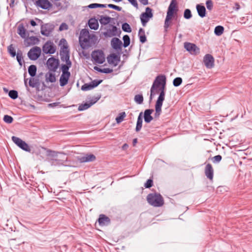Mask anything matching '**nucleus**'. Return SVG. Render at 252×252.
<instances>
[{
	"label": "nucleus",
	"instance_id": "f257e3e1",
	"mask_svg": "<svg viewBox=\"0 0 252 252\" xmlns=\"http://www.w3.org/2000/svg\"><path fill=\"white\" fill-rule=\"evenodd\" d=\"M165 76L160 75L156 78L151 88L150 100H152L157 94L159 93L155 105V118L159 117L161 112V107L165 98Z\"/></svg>",
	"mask_w": 252,
	"mask_h": 252
},
{
	"label": "nucleus",
	"instance_id": "f03ea898",
	"mask_svg": "<svg viewBox=\"0 0 252 252\" xmlns=\"http://www.w3.org/2000/svg\"><path fill=\"white\" fill-rule=\"evenodd\" d=\"M96 37L94 34H90L86 29H83L80 34L79 42L82 48L85 49L94 44Z\"/></svg>",
	"mask_w": 252,
	"mask_h": 252
},
{
	"label": "nucleus",
	"instance_id": "7ed1b4c3",
	"mask_svg": "<svg viewBox=\"0 0 252 252\" xmlns=\"http://www.w3.org/2000/svg\"><path fill=\"white\" fill-rule=\"evenodd\" d=\"M61 46L60 56L61 60L65 62V64L71 65V62L69 60V53L68 44L65 39H62L59 43Z\"/></svg>",
	"mask_w": 252,
	"mask_h": 252
},
{
	"label": "nucleus",
	"instance_id": "20e7f679",
	"mask_svg": "<svg viewBox=\"0 0 252 252\" xmlns=\"http://www.w3.org/2000/svg\"><path fill=\"white\" fill-rule=\"evenodd\" d=\"M148 202L154 207H160L164 204L162 197L158 193H150L147 197Z\"/></svg>",
	"mask_w": 252,
	"mask_h": 252
},
{
	"label": "nucleus",
	"instance_id": "39448f33",
	"mask_svg": "<svg viewBox=\"0 0 252 252\" xmlns=\"http://www.w3.org/2000/svg\"><path fill=\"white\" fill-rule=\"evenodd\" d=\"M71 66V65L63 64L61 67L62 75L60 78V84L62 87L66 85L70 76V73L68 71L69 68Z\"/></svg>",
	"mask_w": 252,
	"mask_h": 252
},
{
	"label": "nucleus",
	"instance_id": "423d86ee",
	"mask_svg": "<svg viewBox=\"0 0 252 252\" xmlns=\"http://www.w3.org/2000/svg\"><path fill=\"white\" fill-rule=\"evenodd\" d=\"M92 57L95 63L99 64L103 63L105 60L104 53L101 50H95L93 52Z\"/></svg>",
	"mask_w": 252,
	"mask_h": 252
},
{
	"label": "nucleus",
	"instance_id": "0eeeda50",
	"mask_svg": "<svg viewBox=\"0 0 252 252\" xmlns=\"http://www.w3.org/2000/svg\"><path fill=\"white\" fill-rule=\"evenodd\" d=\"M153 16L152 9L150 7H147L145 12L142 13L140 15V20L143 26L145 27Z\"/></svg>",
	"mask_w": 252,
	"mask_h": 252
},
{
	"label": "nucleus",
	"instance_id": "6e6552de",
	"mask_svg": "<svg viewBox=\"0 0 252 252\" xmlns=\"http://www.w3.org/2000/svg\"><path fill=\"white\" fill-rule=\"evenodd\" d=\"M41 52V49L39 47L35 46L30 49L28 56L30 60L35 61L39 57Z\"/></svg>",
	"mask_w": 252,
	"mask_h": 252
},
{
	"label": "nucleus",
	"instance_id": "1a4fd4ad",
	"mask_svg": "<svg viewBox=\"0 0 252 252\" xmlns=\"http://www.w3.org/2000/svg\"><path fill=\"white\" fill-rule=\"evenodd\" d=\"M12 140L15 144L22 150L27 152H30L31 149L28 144L20 138L15 136H12Z\"/></svg>",
	"mask_w": 252,
	"mask_h": 252
},
{
	"label": "nucleus",
	"instance_id": "9d476101",
	"mask_svg": "<svg viewBox=\"0 0 252 252\" xmlns=\"http://www.w3.org/2000/svg\"><path fill=\"white\" fill-rule=\"evenodd\" d=\"M177 11L178 7L176 0H172L168 8L166 16L172 18Z\"/></svg>",
	"mask_w": 252,
	"mask_h": 252
},
{
	"label": "nucleus",
	"instance_id": "9b49d317",
	"mask_svg": "<svg viewBox=\"0 0 252 252\" xmlns=\"http://www.w3.org/2000/svg\"><path fill=\"white\" fill-rule=\"evenodd\" d=\"M184 48L191 55H196L200 53L199 48L193 43L185 42L184 43Z\"/></svg>",
	"mask_w": 252,
	"mask_h": 252
},
{
	"label": "nucleus",
	"instance_id": "f8f14e48",
	"mask_svg": "<svg viewBox=\"0 0 252 252\" xmlns=\"http://www.w3.org/2000/svg\"><path fill=\"white\" fill-rule=\"evenodd\" d=\"M43 52L45 54H54L56 51V46L51 41L46 42L43 46Z\"/></svg>",
	"mask_w": 252,
	"mask_h": 252
},
{
	"label": "nucleus",
	"instance_id": "ddd939ff",
	"mask_svg": "<svg viewBox=\"0 0 252 252\" xmlns=\"http://www.w3.org/2000/svg\"><path fill=\"white\" fill-rule=\"evenodd\" d=\"M203 62L207 68H212L214 66L215 60L210 54H206L203 58Z\"/></svg>",
	"mask_w": 252,
	"mask_h": 252
},
{
	"label": "nucleus",
	"instance_id": "4468645a",
	"mask_svg": "<svg viewBox=\"0 0 252 252\" xmlns=\"http://www.w3.org/2000/svg\"><path fill=\"white\" fill-rule=\"evenodd\" d=\"M59 65V61L54 58H49L47 62V66L48 69L53 71H55Z\"/></svg>",
	"mask_w": 252,
	"mask_h": 252
},
{
	"label": "nucleus",
	"instance_id": "2eb2a0df",
	"mask_svg": "<svg viewBox=\"0 0 252 252\" xmlns=\"http://www.w3.org/2000/svg\"><path fill=\"white\" fill-rule=\"evenodd\" d=\"M107 61L111 65L116 66L120 61V58L118 55L112 54L107 57Z\"/></svg>",
	"mask_w": 252,
	"mask_h": 252
},
{
	"label": "nucleus",
	"instance_id": "dca6fc26",
	"mask_svg": "<svg viewBox=\"0 0 252 252\" xmlns=\"http://www.w3.org/2000/svg\"><path fill=\"white\" fill-rule=\"evenodd\" d=\"M35 4L36 6L43 9H49L52 5L48 0H37Z\"/></svg>",
	"mask_w": 252,
	"mask_h": 252
},
{
	"label": "nucleus",
	"instance_id": "f3484780",
	"mask_svg": "<svg viewBox=\"0 0 252 252\" xmlns=\"http://www.w3.org/2000/svg\"><path fill=\"white\" fill-rule=\"evenodd\" d=\"M53 30V26L50 24H46L41 27V33L42 35L49 36Z\"/></svg>",
	"mask_w": 252,
	"mask_h": 252
},
{
	"label": "nucleus",
	"instance_id": "a211bd4d",
	"mask_svg": "<svg viewBox=\"0 0 252 252\" xmlns=\"http://www.w3.org/2000/svg\"><path fill=\"white\" fill-rule=\"evenodd\" d=\"M77 159L80 162H88L95 160V157L93 154H87L78 156Z\"/></svg>",
	"mask_w": 252,
	"mask_h": 252
},
{
	"label": "nucleus",
	"instance_id": "6ab92c4d",
	"mask_svg": "<svg viewBox=\"0 0 252 252\" xmlns=\"http://www.w3.org/2000/svg\"><path fill=\"white\" fill-rule=\"evenodd\" d=\"M101 82L102 80H94L90 84H85L82 86L81 90L84 91L92 90L97 87Z\"/></svg>",
	"mask_w": 252,
	"mask_h": 252
},
{
	"label": "nucleus",
	"instance_id": "aec40b11",
	"mask_svg": "<svg viewBox=\"0 0 252 252\" xmlns=\"http://www.w3.org/2000/svg\"><path fill=\"white\" fill-rule=\"evenodd\" d=\"M18 34L24 39H26L29 35V32L25 28L23 24H20L17 28Z\"/></svg>",
	"mask_w": 252,
	"mask_h": 252
},
{
	"label": "nucleus",
	"instance_id": "412c9836",
	"mask_svg": "<svg viewBox=\"0 0 252 252\" xmlns=\"http://www.w3.org/2000/svg\"><path fill=\"white\" fill-rule=\"evenodd\" d=\"M205 174L206 177L211 180L213 179L214 170L211 164L208 163L206 165L205 168Z\"/></svg>",
	"mask_w": 252,
	"mask_h": 252
},
{
	"label": "nucleus",
	"instance_id": "4be33fe9",
	"mask_svg": "<svg viewBox=\"0 0 252 252\" xmlns=\"http://www.w3.org/2000/svg\"><path fill=\"white\" fill-rule=\"evenodd\" d=\"M39 42V39L36 36H32L30 37L28 36L25 39V42L27 45H33L38 44Z\"/></svg>",
	"mask_w": 252,
	"mask_h": 252
},
{
	"label": "nucleus",
	"instance_id": "5701e85b",
	"mask_svg": "<svg viewBox=\"0 0 252 252\" xmlns=\"http://www.w3.org/2000/svg\"><path fill=\"white\" fill-rule=\"evenodd\" d=\"M117 29L116 26H110L107 31L104 33L106 36L112 37L116 35Z\"/></svg>",
	"mask_w": 252,
	"mask_h": 252
},
{
	"label": "nucleus",
	"instance_id": "b1692460",
	"mask_svg": "<svg viewBox=\"0 0 252 252\" xmlns=\"http://www.w3.org/2000/svg\"><path fill=\"white\" fill-rule=\"evenodd\" d=\"M154 112L153 109H147L145 111L144 113V121L147 123H149L153 119L151 114Z\"/></svg>",
	"mask_w": 252,
	"mask_h": 252
},
{
	"label": "nucleus",
	"instance_id": "393cba45",
	"mask_svg": "<svg viewBox=\"0 0 252 252\" xmlns=\"http://www.w3.org/2000/svg\"><path fill=\"white\" fill-rule=\"evenodd\" d=\"M111 43L112 47L114 49L118 50L121 48L122 42L118 38H112Z\"/></svg>",
	"mask_w": 252,
	"mask_h": 252
},
{
	"label": "nucleus",
	"instance_id": "a878e982",
	"mask_svg": "<svg viewBox=\"0 0 252 252\" xmlns=\"http://www.w3.org/2000/svg\"><path fill=\"white\" fill-rule=\"evenodd\" d=\"M196 8L198 14L200 17L204 18L206 16V10L204 6L197 4Z\"/></svg>",
	"mask_w": 252,
	"mask_h": 252
},
{
	"label": "nucleus",
	"instance_id": "bb28decb",
	"mask_svg": "<svg viewBox=\"0 0 252 252\" xmlns=\"http://www.w3.org/2000/svg\"><path fill=\"white\" fill-rule=\"evenodd\" d=\"M98 99H96V100L94 101H92L90 102H86L83 104H81L78 107V110L79 111H84L85 110L89 108H90L92 105H93L94 104L97 100Z\"/></svg>",
	"mask_w": 252,
	"mask_h": 252
},
{
	"label": "nucleus",
	"instance_id": "cd10ccee",
	"mask_svg": "<svg viewBox=\"0 0 252 252\" xmlns=\"http://www.w3.org/2000/svg\"><path fill=\"white\" fill-rule=\"evenodd\" d=\"M98 223L100 225H107L110 222L109 219L104 215H100L98 220Z\"/></svg>",
	"mask_w": 252,
	"mask_h": 252
},
{
	"label": "nucleus",
	"instance_id": "c85d7f7f",
	"mask_svg": "<svg viewBox=\"0 0 252 252\" xmlns=\"http://www.w3.org/2000/svg\"><path fill=\"white\" fill-rule=\"evenodd\" d=\"M89 26L91 29L96 30L98 28V23L95 18H91L89 21Z\"/></svg>",
	"mask_w": 252,
	"mask_h": 252
},
{
	"label": "nucleus",
	"instance_id": "c756f323",
	"mask_svg": "<svg viewBox=\"0 0 252 252\" xmlns=\"http://www.w3.org/2000/svg\"><path fill=\"white\" fill-rule=\"evenodd\" d=\"M45 78L46 82L53 83L56 81L55 74L53 72H48L45 75Z\"/></svg>",
	"mask_w": 252,
	"mask_h": 252
},
{
	"label": "nucleus",
	"instance_id": "7c9ffc66",
	"mask_svg": "<svg viewBox=\"0 0 252 252\" xmlns=\"http://www.w3.org/2000/svg\"><path fill=\"white\" fill-rule=\"evenodd\" d=\"M142 116V112H141L139 114V115L138 116L136 126V128H135V130L137 132L140 131L142 128V122H143Z\"/></svg>",
	"mask_w": 252,
	"mask_h": 252
},
{
	"label": "nucleus",
	"instance_id": "2f4dec72",
	"mask_svg": "<svg viewBox=\"0 0 252 252\" xmlns=\"http://www.w3.org/2000/svg\"><path fill=\"white\" fill-rule=\"evenodd\" d=\"M138 35L140 38V41L142 43H144L146 41V37L145 34V31L142 29H140L138 32Z\"/></svg>",
	"mask_w": 252,
	"mask_h": 252
},
{
	"label": "nucleus",
	"instance_id": "473e14b6",
	"mask_svg": "<svg viewBox=\"0 0 252 252\" xmlns=\"http://www.w3.org/2000/svg\"><path fill=\"white\" fill-rule=\"evenodd\" d=\"M111 18L108 16H101L99 19V22L102 25H107L110 23L111 21Z\"/></svg>",
	"mask_w": 252,
	"mask_h": 252
},
{
	"label": "nucleus",
	"instance_id": "72a5a7b5",
	"mask_svg": "<svg viewBox=\"0 0 252 252\" xmlns=\"http://www.w3.org/2000/svg\"><path fill=\"white\" fill-rule=\"evenodd\" d=\"M28 72L32 77H34L36 72V67L34 65H31L29 67Z\"/></svg>",
	"mask_w": 252,
	"mask_h": 252
},
{
	"label": "nucleus",
	"instance_id": "f704fd0d",
	"mask_svg": "<svg viewBox=\"0 0 252 252\" xmlns=\"http://www.w3.org/2000/svg\"><path fill=\"white\" fill-rule=\"evenodd\" d=\"M224 31V28L221 26H217L214 30L215 34L217 36L221 35Z\"/></svg>",
	"mask_w": 252,
	"mask_h": 252
},
{
	"label": "nucleus",
	"instance_id": "c9c22d12",
	"mask_svg": "<svg viewBox=\"0 0 252 252\" xmlns=\"http://www.w3.org/2000/svg\"><path fill=\"white\" fill-rule=\"evenodd\" d=\"M134 101L137 104H141L143 101V97L141 94H137L134 96Z\"/></svg>",
	"mask_w": 252,
	"mask_h": 252
},
{
	"label": "nucleus",
	"instance_id": "e433bc0d",
	"mask_svg": "<svg viewBox=\"0 0 252 252\" xmlns=\"http://www.w3.org/2000/svg\"><path fill=\"white\" fill-rule=\"evenodd\" d=\"M90 8H95L98 7H106V4H98V3H92L88 6Z\"/></svg>",
	"mask_w": 252,
	"mask_h": 252
},
{
	"label": "nucleus",
	"instance_id": "4c0bfd02",
	"mask_svg": "<svg viewBox=\"0 0 252 252\" xmlns=\"http://www.w3.org/2000/svg\"><path fill=\"white\" fill-rule=\"evenodd\" d=\"M123 40H124V46L125 47H127L130 44V38L128 35H125L123 36Z\"/></svg>",
	"mask_w": 252,
	"mask_h": 252
},
{
	"label": "nucleus",
	"instance_id": "58836bf2",
	"mask_svg": "<svg viewBox=\"0 0 252 252\" xmlns=\"http://www.w3.org/2000/svg\"><path fill=\"white\" fill-rule=\"evenodd\" d=\"M126 117L125 112H122L119 114V115L116 118V121L118 124L122 122L124 118Z\"/></svg>",
	"mask_w": 252,
	"mask_h": 252
},
{
	"label": "nucleus",
	"instance_id": "ea45409f",
	"mask_svg": "<svg viewBox=\"0 0 252 252\" xmlns=\"http://www.w3.org/2000/svg\"><path fill=\"white\" fill-rule=\"evenodd\" d=\"M7 49L12 57H14L16 56L15 50L12 44L8 47Z\"/></svg>",
	"mask_w": 252,
	"mask_h": 252
},
{
	"label": "nucleus",
	"instance_id": "a19ab883",
	"mask_svg": "<svg viewBox=\"0 0 252 252\" xmlns=\"http://www.w3.org/2000/svg\"><path fill=\"white\" fill-rule=\"evenodd\" d=\"M122 30L127 32H130L131 29L130 26L127 23H124L122 25Z\"/></svg>",
	"mask_w": 252,
	"mask_h": 252
},
{
	"label": "nucleus",
	"instance_id": "79ce46f5",
	"mask_svg": "<svg viewBox=\"0 0 252 252\" xmlns=\"http://www.w3.org/2000/svg\"><path fill=\"white\" fill-rule=\"evenodd\" d=\"M184 16L187 19H190L192 16L190 10L189 9H186L184 11Z\"/></svg>",
	"mask_w": 252,
	"mask_h": 252
},
{
	"label": "nucleus",
	"instance_id": "37998d69",
	"mask_svg": "<svg viewBox=\"0 0 252 252\" xmlns=\"http://www.w3.org/2000/svg\"><path fill=\"white\" fill-rule=\"evenodd\" d=\"M182 82V79L180 77H177L174 79L173 85L175 87L180 86Z\"/></svg>",
	"mask_w": 252,
	"mask_h": 252
},
{
	"label": "nucleus",
	"instance_id": "c03bdc74",
	"mask_svg": "<svg viewBox=\"0 0 252 252\" xmlns=\"http://www.w3.org/2000/svg\"><path fill=\"white\" fill-rule=\"evenodd\" d=\"M8 95L12 99H16L18 97L17 92L14 90L10 91Z\"/></svg>",
	"mask_w": 252,
	"mask_h": 252
},
{
	"label": "nucleus",
	"instance_id": "a18cd8bd",
	"mask_svg": "<svg viewBox=\"0 0 252 252\" xmlns=\"http://www.w3.org/2000/svg\"><path fill=\"white\" fill-rule=\"evenodd\" d=\"M36 84H37V81L34 78H31L29 79V85L30 87L34 88L36 86Z\"/></svg>",
	"mask_w": 252,
	"mask_h": 252
},
{
	"label": "nucleus",
	"instance_id": "49530a36",
	"mask_svg": "<svg viewBox=\"0 0 252 252\" xmlns=\"http://www.w3.org/2000/svg\"><path fill=\"white\" fill-rule=\"evenodd\" d=\"M108 7L109 8H111L112 9H114L115 10H116L118 11H120L122 10V8L121 7L118 6L117 5L112 4H109L108 5H106V6Z\"/></svg>",
	"mask_w": 252,
	"mask_h": 252
},
{
	"label": "nucleus",
	"instance_id": "de8ad7c7",
	"mask_svg": "<svg viewBox=\"0 0 252 252\" xmlns=\"http://www.w3.org/2000/svg\"><path fill=\"white\" fill-rule=\"evenodd\" d=\"M13 118L12 117L8 115H5L3 118V121L8 124H10L13 121Z\"/></svg>",
	"mask_w": 252,
	"mask_h": 252
},
{
	"label": "nucleus",
	"instance_id": "09e8293b",
	"mask_svg": "<svg viewBox=\"0 0 252 252\" xmlns=\"http://www.w3.org/2000/svg\"><path fill=\"white\" fill-rule=\"evenodd\" d=\"M206 5L207 9L209 10H211L213 7V3L211 0H208L206 2Z\"/></svg>",
	"mask_w": 252,
	"mask_h": 252
},
{
	"label": "nucleus",
	"instance_id": "8fccbe9b",
	"mask_svg": "<svg viewBox=\"0 0 252 252\" xmlns=\"http://www.w3.org/2000/svg\"><path fill=\"white\" fill-rule=\"evenodd\" d=\"M128 2L136 9L138 8V4L137 0H127Z\"/></svg>",
	"mask_w": 252,
	"mask_h": 252
},
{
	"label": "nucleus",
	"instance_id": "3c124183",
	"mask_svg": "<svg viewBox=\"0 0 252 252\" xmlns=\"http://www.w3.org/2000/svg\"><path fill=\"white\" fill-rule=\"evenodd\" d=\"M172 19V18L171 17H167L166 16V18H165V23H164V28L165 29H167L169 26V21Z\"/></svg>",
	"mask_w": 252,
	"mask_h": 252
},
{
	"label": "nucleus",
	"instance_id": "603ef678",
	"mask_svg": "<svg viewBox=\"0 0 252 252\" xmlns=\"http://www.w3.org/2000/svg\"><path fill=\"white\" fill-rule=\"evenodd\" d=\"M221 159V157L220 155H217L213 157V162H219Z\"/></svg>",
	"mask_w": 252,
	"mask_h": 252
},
{
	"label": "nucleus",
	"instance_id": "864d4df0",
	"mask_svg": "<svg viewBox=\"0 0 252 252\" xmlns=\"http://www.w3.org/2000/svg\"><path fill=\"white\" fill-rule=\"evenodd\" d=\"M153 185V181L151 179H149L147 180L146 183L145 184V187L146 188H150Z\"/></svg>",
	"mask_w": 252,
	"mask_h": 252
},
{
	"label": "nucleus",
	"instance_id": "5fc2aeb1",
	"mask_svg": "<svg viewBox=\"0 0 252 252\" xmlns=\"http://www.w3.org/2000/svg\"><path fill=\"white\" fill-rule=\"evenodd\" d=\"M67 29H68L67 25L65 23H62L60 26L59 30L60 31H62L63 30H67Z\"/></svg>",
	"mask_w": 252,
	"mask_h": 252
},
{
	"label": "nucleus",
	"instance_id": "6e6d98bb",
	"mask_svg": "<svg viewBox=\"0 0 252 252\" xmlns=\"http://www.w3.org/2000/svg\"><path fill=\"white\" fill-rule=\"evenodd\" d=\"M16 58H17V60L18 62L20 65H22V59H23L22 55L20 54L19 53H17Z\"/></svg>",
	"mask_w": 252,
	"mask_h": 252
},
{
	"label": "nucleus",
	"instance_id": "4d7b16f0",
	"mask_svg": "<svg viewBox=\"0 0 252 252\" xmlns=\"http://www.w3.org/2000/svg\"><path fill=\"white\" fill-rule=\"evenodd\" d=\"M113 71V69L109 68H102V73H110Z\"/></svg>",
	"mask_w": 252,
	"mask_h": 252
},
{
	"label": "nucleus",
	"instance_id": "13d9d810",
	"mask_svg": "<svg viewBox=\"0 0 252 252\" xmlns=\"http://www.w3.org/2000/svg\"><path fill=\"white\" fill-rule=\"evenodd\" d=\"M138 0L141 4H142L144 5L148 4V0Z\"/></svg>",
	"mask_w": 252,
	"mask_h": 252
},
{
	"label": "nucleus",
	"instance_id": "bf43d9fd",
	"mask_svg": "<svg viewBox=\"0 0 252 252\" xmlns=\"http://www.w3.org/2000/svg\"><path fill=\"white\" fill-rule=\"evenodd\" d=\"M59 104V102H55V103H52L49 104H48V106H49V107H53L57 106H58Z\"/></svg>",
	"mask_w": 252,
	"mask_h": 252
},
{
	"label": "nucleus",
	"instance_id": "052dcab7",
	"mask_svg": "<svg viewBox=\"0 0 252 252\" xmlns=\"http://www.w3.org/2000/svg\"><path fill=\"white\" fill-rule=\"evenodd\" d=\"M94 69L99 72H101L102 73V68H100L97 66H94Z\"/></svg>",
	"mask_w": 252,
	"mask_h": 252
},
{
	"label": "nucleus",
	"instance_id": "680f3d73",
	"mask_svg": "<svg viewBox=\"0 0 252 252\" xmlns=\"http://www.w3.org/2000/svg\"><path fill=\"white\" fill-rule=\"evenodd\" d=\"M30 23H31V25L32 26L34 27V26H35L36 25V22L32 20L30 21Z\"/></svg>",
	"mask_w": 252,
	"mask_h": 252
},
{
	"label": "nucleus",
	"instance_id": "e2e57ef3",
	"mask_svg": "<svg viewBox=\"0 0 252 252\" xmlns=\"http://www.w3.org/2000/svg\"><path fill=\"white\" fill-rule=\"evenodd\" d=\"M128 146L127 144H125L122 146V149L123 150H126L128 148Z\"/></svg>",
	"mask_w": 252,
	"mask_h": 252
},
{
	"label": "nucleus",
	"instance_id": "0e129e2a",
	"mask_svg": "<svg viewBox=\"0 0 252 252\" xmlns=\"http://www.w3.org/2000/svg\"><path fill=\"white\" fill-rule=\"evenodd\" d=\"M28 79L25 78L24 79V83L26 87L28 88V83H27Z\"/></svg>",
	"mask_w": 252,
	"mask_h": 252
},
{
	"label": "nucleus",
	"instance_id": "69168bd1",
	"mask_svg": "<svg viewBox=\"0 0 252 252\" xmlns=\"http://www.w3.org/2000/svg\"><path fill=\"white\" fill-rule=\"evenodd\" d=\"M236 10H238L240 8V6L238 3L235 4Z\"/></svg>",
	"mask_w": 252,
	"mask_h": 252
},
{
	"label": "nucleus",
	"instance_id": "338daca9",
	"mask_svg": "<svg viewBox=\"0 0 252 252\" xmlns=\"http://www.w3.org/2000/svg\"><path fill=\"white\" fill-rule=\"evenodd\" d=\"M223 188L221 187H219L218 189H217V191H221V189H222Z\"/></svg>",
	"mask_w": 252,
	"mask_h": 252
},
{
	"label": "nucleus",
	"instance_id": "774afa93",
	"mask_svg": "<svg viewBox=\"0 0 252 252\" xmlns=\"http://www.w3.org/2000/svg\"><path fill=\"white\" fill-rule=\"evenodd\" d=\"M133 143L134 144H135L137 143V139H133Z\"/></svg>",
	"mask_w": 252,
	"mask_h": 252
}]
</instances>
